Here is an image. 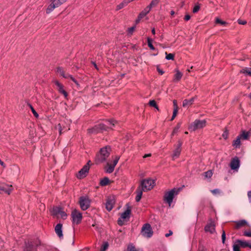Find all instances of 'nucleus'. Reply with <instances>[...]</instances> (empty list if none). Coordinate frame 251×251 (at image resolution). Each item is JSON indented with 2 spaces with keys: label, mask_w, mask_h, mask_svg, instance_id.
<instances>
[{
  "label": "nucleus",
  "mask_w": 251,
  "mask_h": 251,
  "mask_svg": "<svg viewBox=\"0 0 251 251\" xmlns=\"http://www.w3.org/2000/svg\"><path fill=\"white\" fill-rule=\"evenodd\" d=\"M227 133L226 132H224L223 134V136L224 138L226 139L227 138Z\"/></svg>",
  "instance_id": "774afa93"
},
{
  "label": "nucleus",
  "mask_w": 251,
  "mask_h": 251,
  "mask_svg": "<svg viewBox=\"0 0 251 251\" xmlns=\"http://www.w3.org/2000/svg\"><path fill=\"white\" fill-rule=\"evenodd\" d=\"M111 151V148L108 146L101 148L96 155V161L97 163H102L105 161L109 156Z\"/></svg>",
  "instance_id": "7ed1b4c3"
},
{
  "label": "nucleus",
  "mask_w": 251,
  "mask_h": 251,
  "mask_svg": "<svg viewBox=\"0 0 251 251\" xmlns=\"http://www.w3.org/2000/svg\"><path fill=\"white\" fill-rule=\"evenodd\" d=\"M215 224L213 222H211L207 224L205 226L204 230L205 232H208L211 234L215 232Z\"/></svg>",
  "instance_id": "2eb2a0df"
},
{
  "label": "nucleus",
  "mask_w": 251,
  "mask_h": 251,
  "mask_svg": "<svg viewBox=\"0 0 251 251\" xmlns=\"http://www.w3.org/2000/svg\"><path fill=\"white\" fill-rule=\"evenodd\" d=\"M128 2L124 1L117 6L116 10H119L127 5Z\"/></svg>",
  "instance_id": "473e14b6"
},
{
  "label": "nucleus",
  "mask_w": 251,
  "mask_h": 251,
  "mask_svg": "<svg viewBox=\"0 0 251 251\" xmlns=\"http://www.w3.org/2000/svg\"><path fill=\"white\" fill-rule=\"evenodd\" d=\"M248 197L249 201H251V191H250L248 192Z\"/></svg>",
  "instance_id": "052dcab7"
},
{
  "label": "nucleus",
  "mask_w": 251,
  "mask_h": 251,
  "mask_svg": "<svg viewBox=\"0 0 251 251\" xmlns=\"http://www.w3.org/2000/svg\"><path fill=\"white\" fill-rule=\"evenodd\" d=\"M190 16L189 15H186L185 17H184V19L185 21H188L190 19Z\"/></svg>",
  "instance_id": "680f3d73"
},
{
  "label": "nucleus",
  "mask_w": 251,
  "mask_h": 251,
  "mask_svg": "<svg viewBox=\"0 0 251 251\" xmlns=\"http://www.w3.org/2000/svg\"><path fill=\"white\" fill-rule=\"evenodd\" d=\"M29 107L31 109V111H32L33 114L34 115V116L35 117H38L39 116V115H38V113L36 112V111L35 110V109H34L33 106L30 104H29Z\"/></svg>",
  "instance_id": "37998d69"
},
{
  "label": "nucleus",
  "mask_w": 251,
  "mask_h": 251,
  "mask_svg": "<svg viewBox=\"0 0 251 251\" xmlns=\"http://www.w3.org/2000/svg\"><path fill=\"white\" fill-rule=\"evenodd\" d=\"M147 42H148V46L150 48V49L151 50H154L155 48L152 44V39H151L150 37H148L147 38Z\"/></svg>",
  "instance_id": "2f4dec72"
},
{
  "label": "nucleus",
  "mask_w": 251,
  "mask_h": 251,
  "mask_svg": "<svg viewBox=\"0 0 251 251\" xmlns=\"http://www.w3.org/2000/svg\"><path fill=\"white\" fill-rule=\"evenodd\" d=\"M178 131V130H177L176 128H175L172 133L171 135L174 136L175 134L177 133Z\"/></svg>",
  "instance_id": "4d7b16f0"
},
{
  "label": "nucleus",
  "mask_w": 251,
  "mask_h": 251,
  "mask_svg": "<svg viewBox=\"0 0 251 251\" xmlns=\"http://www.w3.org/2000/svg\"><path fill=\"white\" fill-rule=\"evenodd\" d=\"M166 54V59L167 60H173L174 57V55L172 53L168 54L167 52L165 53Z\"/></svg>",
  "instance_id": "a19ab883"
},
{
  "label": "nucleus",
  "mask_w": 251,
  "mask_h": 251,
  "mask_svg": "<svg viewBox=\"0 0 251 251\" xmlns=\"http://www.w3.org/2000/svg\"><path fill=\"white\" fill-rule=\"evenodd\" d=\"M236 241L237 243L239 244V245L240 246V248H245L247 247H249L250 249H251V243H250L246 241H243L241 240H237Z\"/></svg>",
  "instance_id": "aec40b11"
},
{
  "label": "nucleus",
  "mask_w": 251,
  "mask_h": 251,
  "mask_svg": "<svg viewBox=\"0 0 251 251\" xmlns=\"http://www.w3.org/2000/svg\"><path fill=\"white\" fill-rule=\"evenodd\" d=\"M241 137L240 136H237L236 139L233 141L232 146L235 148H239L241 144Z\"/></svg>",
  "instance_id": "b1692460"
},
{
  "label": "nucleus",
  "mask_w": 251,
  "mask_h": 251,
  "mask_svg": "<svg viewBox=\"0 0 251 251\" xmlns=\"http://www.w3.org/2000/svg\"><path fill=\"white\" fill-rule=\"evenodd\" d=\"M142 233L144 236L150 238L152 235V230L151 226L149 224H145L142 228Z\"/></svg>",
  "instance_id": "6e6552de"
},
{
  "label": "nucleus",
  "mask_w": 251,
  "mask_h": 251,
  "mask_svg": "<svg viewBox=\"0 0 251 251\" xmlns=\"http://www.w3.org/2000/svg\"><path fill=\"white\" fill-rule=\"evenodd\" d=\"M142 196V191L140 189H138L137 191V195L136 197V201L138 202L141 199Z\"/></svg>",
  "instance_id": "c756f323"
},
{
  "label": "nucleus",
  "mask_w": 251,
  "mask_h": 251,
  "mask_svg": "<svg viewBox=\"0 0 251 251\" xmlns=\"http://www.w3.org/2000/svg\"><path fill=\"white\" fill-rule=\"evenodd\" d=\"M172 234H173V231H172V230H170L169 231V233H166V234H165V236H166V237H168L169 236H170L172 235Z\"/></svg>",
  "instance_id": "13d9d810"
},
{
  "label": "nucleus",
  "mask_w": 251,
  "mask_h": 251,
  "mask_svg": "<svg viewBox=\"0 0 251 251\" xmlns=\"http://www.w3.org/2000/svg\"><path fill=\"white\" fill-rule=\"evenodd\" d=\"M241 137V139L247 140L249 138V132L245 131H243L242 133L238 135Z\"/></svg>",
  "instance_id": "bb28decb"
},
{
  "label": "nucleus",
  "mask_w": 251,
  "mask_h": 251,
  "mask_svg": "<svg viewBox=\"0 0 251 251\" xmlns=\"http://www.w3.org/2000/svg\"><path fill=\"white\" fill-rule=\"evenodd\" d=\"M67 214L63 211V210L61 211L60 213L59 214V216L57 217H61L62 219H66L67 217Z\"/></svg>",
  "instance_id": "79ce46f5"
},
{
  "label": "nucleus",
  "mask_w": 251,
  "mask_h": 251,
  "mask_svg": "<svg viewBox=\"0 0 251 251\" xmlns=\"http://www.w3.org/2000/svg\"><path fill=\"white\" fill-rule=\"evenodd\" d=\"M57 126H58V129H59V133L61 134V133H62V129H61V126L60 124H58Z\"/></svg>",
  "instance_id": "0e129e2a"
},
{
  "label": "nucleus",
  "mask_w": 251,
  "mask_h": 251,
  "mask_svg": "<svg viewBox=\"0 0 251 251\" xmlns=\"http://www.w3.org/2000/svg\"><path fill=\"white\" fill-rule=\"evenodd\" d=\"M151 153H148V154H145L144 156H143V157L144 158H147V157H150L151 156Z\"/></svg>",
  "instance_id": "69168bd1"
},
{
  "label": "nucleus",
  "mask_w": 251,
  "mask_h": 251,
  "mask_svg": "<svg viewBox=\"0 0 251 251\" xmlns=\"http://www.w3.org/2000/svg\"><path fill=\"white\" fill-rule=\"evenodd\" d=\"M151 11L150 8L147 6L141 13L139 14V16H140V18H143L146 15H147Z\"/></svg>",
  "instance_id": "393cba45"
},
{
  "label": "nucleus",
  "mask_w": 251,
  "mask_h": 251,
  "mask_svg": "<svg viewBox=\"0 0 251 251\" xmlns=\"http://www.w3.org/2000/svg\"><path fill=\"white\" fill-rule=\"evenodd\" d=\"M120 159L119 156H116L115 159L113 160V164H112L113 166L115 167V166L117 165V163L118 162V161Z\"/></svg>",
  "instance_id": "de8ad7c7"
},
{
  "label": "nucleus",
  "mask_w": 251,
  "mask_h": 251,
  "mask_svg": "<svg viewBox=\"0 0 251 251\" xmlns=\"http://www.w3.org/2000/svg\"><path fill=\"white\" fill-rule=\"evenodd\" d=\"M230 167L232 170H237L240 167V160L237 157H235L232 159Z\"/></svg>",
  "instance_id": "ddd939ff"
},
{
  "label": "nucleus",
  "mask_w": 251,
  "mask_h": 251,
  "mask_svg": "<svg viewBox=\"0 0 251 251\" xmlns=\"http://www.w3.org/2000/svg\"><path fill=\"white\" fill-rule=\"evenodd\" d=\"M238 23L240 25H244L246 24L247 22L246 21H244V20H238Z\"/></svg>",
  "instance_id": "5fc2aeb1"
},
{
  "label": "nucleus",
  "mask_w": 251,
  "mask_h": 251,
  "mask_svg": "<svg viewBox=\"0 0 251 251\" xmlns=\"http://www.w3.org/2000/svg\"><path fill=\"white\" fill-rule=\"evenodd\" d=\"M182 142L180 141L178 142L177 145L176 146L175 149L173 151V153L172 154V158L173 160H175L176 158H177L181 152V146H182Z\"/></svg>",
  "instance_id": "f8f14e48"
},
{
  "label": "nucleus",
  "mask_w": 251,
  "mask_h": 251,
  "mask_svg": "<svg viewBox=\"0 0 251 251\" xmlns=\"http://www.w3.org/2000/svg\"><path fill=\"white\" fill-rule=\"evenodd\" d=\"M157 71L161 75H162L164 73V71H163L162 70H161L159 68H157Z\"/></svg>",
  "instance_id": "e2e57ef3"
},
{
  "label": "nucleus",
  "mask_w": 251,
  "mask_h": 251,
  "mask_svg": "<svg viewBox=\"0 0 251 251\" xmlns=\"http://www.w3.org/2000/svg\"><path fill=\"white\" fill-rule=\"evenodd\" d=\"M109 244L107 242H104L100 249V251H105L108 247Z\"/></svg>",
  "instance_id": "c9c22d12"
},
{
  "label": "nucleus",
  "mask_w": 251,
  "mask_h": 251,
  "mask_svg": "<svg viewBox=\"0 0 251 251\" xmlns=\"http://www.w3.org/2000/svg\"><path fill=\"white\" fill-rule=\"evenodd\" d=\"M181 126V124L180 123H178L177 126L175 127L176 128L177 130H179Z\"/></svg>",
  "instance_id": "338daca9"
},
{
  "label": "nucleus",
  "mask_w": 251,
  "mask_h": 251,
  "mask_svg": "<svg viewBox=\"0 0 251 251\" xmlns=\"http://www.w3.org/2000/svg\"><path fill=\"white\" fill-rule=\"evenodd\" d=\"M200 7L199 5H197L194 6L193 12V13H196L200 10Z\"/></svg>",
  "instance_id": "603ef678"
},
{
  "label": "nucleus",
  "mask_w": 251,
  "mask_h": 251,
  "mask_svg": "<svg viewBox=\"0 0 251 251\" xmlns=\"http://www.w3.org/2000/svg\"><path fill=\"white\" fill-rule=\"evenodd\" d=\"M204 174L205 177L209 178L212 176L213 173L211 171H208L205 172Z\"/></svg>",
  "instance_id": "4c0bfd02"
},
{
  "label": "nucleus",
  "mask_w": 251,
  "mask_h": 251,
  "mask_svg": "<svg viewBox=\"0 0 251 251\" xmlns=\"http://www.w3.org/2000/svg\"><path fill=\"white\" fill-rule=\"evenodd\" d=\"M234 223L235 224L234 228L236 229H239L246 226H248V223L245 220L234 221Z\"/></svg>",
  "instance_id": "dca6fc26"
},
{
  "label": "nucleus",
  "mask_w": 251,
  "mask_h": 251,
  "mask_svg": "<svg viewBox=\"0 0 251 251\" xmlns=\"http://www.w3.org/2000/svg\"><path fill=\"white\" fill-rule=\"evenodd\" d=\"M115 204V200L113 198L108 199L106 202L105 207L106 209L110 211H111L113 207V205Z\"/></svg>",
  "instance_id": "a211bd4d"
},
{
  "label": "nucleus",
  "mask_w": 251,
  "mask_h": 251,
  "mask_svg": "<svg viewBox=\"0 0 251 251\" xmlns=\"http://www.w3.org/2000/svg\"><path fill=\"white\" fill-rule=\"evenodd\" d=\"M141 185L142 186V190L144 191H146L150 190L153 188L155 185V181L152 179L148 178L143 180L141 182Z\"/></svg>",
  "instance_id": "39448f33"
},
{
  "label": "nucleus",
  "mask_w": 251,
  "mask_h": 251,
  "mask_svg": "<svg viewBox=\"0 0 251 251\" xmlns=\"http://www.w3.org/2000/svg\"><path fill=\"white\" fill-rule=\"evenodd\" d=\"M130 209L129 208H128L124 212L121 214L120 217L119 218L118 220V224L119 225H123L124 222L126 221V220L128 219L129 218V215L130 214Z\"/></svg>",
  "instance_id": "1a4fd4ad"
},
{
  "label": "nucleus",
  "mask_w": 251,
  "mask_h": 251,
  "mask_svg": "<svg viewBox=\"0 0 251 251\" xmlns=\"http://www.w3.org/2000/svg\"><path fill=\"white\" fill-rule=\"evenodd\" d=\"M181 190L180 188H174L170 190L166 191L163 196L164 201L171 206L174 198L177 196Z\"/></svg>",
  "instance_id": "f03ea898"
},
{
  "label": "nucleus",
  "mask_w": 251,
  "mask_h": 251,
  "mask_svg": "<svg viewBox=\"0 0 251 251\" xmlns=\"http://www.w3.org/2000/svg\"><path fill=\"white\" fill-rule=\"evenodd\" d=\"M222 243L223 244L225 243L226 241V233L225 231H223L222 234Z\"/></svg>",
  "instance_id": "09e8293b"
},
{
  "label": "nucleus",
  "mask_w": 251,
  "mask_h": 251,
  "mask_svg": "<svg viewBox=\"0 0 251 251\" xmlns=\"http://www.w3.org/2000/svg\"><path fill=\"white\" fill-rule=\"evenodd\" d=\"M176 74L174 75V81L177 82L180 80L182 76V74L178 70L176 71Z\"/></svg>",
  "instance_id": "4be33fe9"
},
{
  "label": "nucleus",
  "mask_w": 251,
  "mask_h": 251,
  "mask_svg": "<svg viewBox=\"0 0 251 251\" xmlns=\"http://www.w3.org/2000/svg\"><path fill=\"white\" fill-rule=\"evenodd\" d=\"M57 73H58L60 75H61L62 76H63L65 74L64 71H63V69L61 67L57 68Z\"/></svg>",
  "instance_id": "ea45409f"
},
{
  "label": "nucleus",
  "mask_w": 251,
  "mask_h": 251,
  "mask_svg": "<svg viewBox=\"0 0 251 251\" xmlns=\"http://www.w3.org/2000/svg\"><path fill=\"white\" fill-rule=\"evenodd\" d=\"M195 98L193 97L190 100L185 99L183 101L182 106L183 107H187L191 105L195 100Z\"/></svg>",
  "instance_id": "412c9836"
},
{
  "label": "nucleus",
  "mask_w": 251,
  "mask_h": 251,
  "mask_svg": "<svg viewBox=\"0 0 251 251\" xmlns=\"http://www.w3.org/2000/svg\"><path fill=\"white\" fill-rule=\"evenodd\" d=\"M135 26H132L128 29V33L132 34L134 30H135Z\"/></svg>",
  "instance_id": "3c124183"
},
{
  "label": "nucleus",
  "mask_w": 251,
  "mask_h": 251,
  "mask_svg": "<svg viewBox=\"0 0 251 251\" xmlns=\"http://www.w3.org/2000/svg\"><path fill=\"white\" fill-rule=\"evenodd\" d=\"M117 123V121L113 119L105 121L104 123H100L95 126L92 128H89L88 132L92 134H97L103 131H106L109 128L112 129Z\"/></svg>",
  "instance_id": "f257e3e1"
},
{
  "label": "nucleus",
  "mask_w": 251,
  "mask_h": 251,
  "mask_svg": "<svg viewBox=\"0 0 251 251\" xmlns=\"http://www.w3.org/2000/svg\"><path fill=\"white\" fill-rule=\"evenodd\" d=\"M173 104H174V109H175L176 108V109L178 110V107L177 105V101L176 100H174Z\"/></svg>",
  "instance_id": "6e6d98bb"
},
{
  "label": "nucleus",
  "mask_w": 251,
  "mask_h": 251,
  "mask_svg": "<svg viewBox=\"0 0 251 251\" xmlns=\"http://www.w3.org/2000/svg\"><path fill=\"white\" fill-rule=\"evenodd\" d=\"M89 161L86 165H85L83 168L78 172L77 175V177L81 179L85 177L88 173L90 168Z\"/></svg>",
  "instance_id": "9d476101"
},
{
  "label": "nucleus",
  "mask_w": 251,
  "mask_h": 251,
  "mask_svg": "<svg viewBox=\"0 0 251 251\" xmlns=\"http://www.w3.org/2000/svg\"><path fill=\"white\" fill-rule=\"evenodd\" d=\"M206 121L205 120H196L189 127V129L191 131H195L199 129H201L206 126Z\"/></svg>",
  "instance_id": "20e7f679"
},
{
  "label": "nucleus",
  "mask_w": 251,
  "mask_h": 251,
  "mask_svg": "<svg viewBox=\"0 0 251 251\" xmlns=\"http://www.w3.org/2000/svg\"><path fill=\"white\" fill-rule=\"evenodd\" d=\"M57 73H58L60 75H61L62 76H63L65 74L64 71H63V69L61 67L57 68Z\"/></svg>",
  "instance_id": "58836bf2"
},
{
  "label": "nucleus",
  "mask_w": 251,
  "mask_h": 251,
  "mask_svg": "<svg viewBox=\"0 0 251 251\" xmlns=\"http://www.w3.org/2000/svg\"><path fill=\"white\" fill-rule=\"evenodd\" d=\"M212 194L216 195L220 193V190L218 189H215L211 191Z\"/></svg>",
  "instance_id": "864d4df0"
},
{
  "label": "nucleus",
  "mask_w": 251,
  "mask_h": 251,
  "mask_svg": "<svg viewBox=\"0 0 251 251\" xmlns=\"http://www.w3.org/2000/svg\"><path fill=\"white\" fill-rule=\"evenodd\" d=\"M109 182V179H108V178L105 177L100 180V184L101 186H106L108 184Z\"/></svg>",
  "instance_id": "7c9ffc66"
},
{
  "label": "nucleus",
  "mask_w": 251,
  "mask_h": 251,
  "mask_svg": "<svg viewBox=\"0 0 251 251\" xmlns=\"http://www.w3.org/2000/svg\"><path fill=\"white\" fill-rule=\"evenodd\" d=\"M240 247L239 245V244L238 243H237V241H236L233 245V251H240Z\"/></svg>",
  "instance_id": "f704fd0d"
},
{
  "label": "nucleus",
  "mask_w": 251,
  "mask_h": 251,
  "mask_svg": "<svg viewBox=\"0 0 251 251\" xmlns=\"http://www.w3.org/2000/svg\"><path fill=\"white\" fill-rule=\"evenodd\" d=\"M72 218L73 222L76 224H79L82 220V214L78 210L75 209L72 212Z\"/></svg>",
  "instance_id": "9b49d317"
},
{
  "label": "nucleus",
  "mask_w": 251,
  "mask_h": 251,
  "mask_svg": "<svg viewBox=\"0 0 251 251\" xmlns=\"http://www.w3.org/2000/svg\"><path fill=\"white\" fill-rule=\"evenodd\" d=\"M159 0H152L151 3L148 5L147 6L149 8H150V9L151 10V9L153 7H155L156 6H157V5L159 3Z\"/></svg>",
  "instance_id": "c85d7f7f"
},
{
  "label": "nucleus",
  "mask_w": 251,
  "mask_h": 251,
  "mask_svg": "<svg viewBox=\"0 0 251 251\" xmlns=\"http://www.w3.org/2000/svg\"><path fill=\"white\" fill-rule=\"evenodd\" d=\"M149 105L151 106H152V107H154V108H155L156 109H157V110H158V107L156 103V102L154 100H150L149 101Z\"/></svg>",
  "instance_id": "e433bc0d"
},
{
  "label": "nucleus",
  "mask_w": 251,
  "mask_h": 251,
  "mask_svg": "<svg viewBox=\"0 0 251 251\" xmlns=\"http://www.w3.org/2000/svg\"><path fill=\"white\" fill-rule=\"evenodd\" d=\"M62 210V209L61 207H55L52 209V214L57 217L58 216H59V214L60 213Z\"/></svg>",
  "instance_id": "5701e85b"
},
{
  "label": "nucleus",
  "mask_w": 251,
  "mask_h": 251,
  "mask_svg": "<svg viewBox=\"0 0 251 251\" xmlns=\"http://www.w3.org/2000/svg\"><path fill=\"white\" fill-rule=\"evenodd\" d=\"M55 231L59 238L63 237L62 225L61 224H57L55 227Z\"/></svg>",
  "instance_id": "6ab92c4d"
},
{
  "label": "nucleus",
  "mask_w": 251,
  "mask_h": 251,
  "mask_svg": "<svg viewBox=\"0 0 251 251\" xmlns=\"http://www.w3.org/2000/svg\"><path fill=\"white\" fill-rule=\"evenodd\" d=\"M64 78H70V79H71L75 83H76V84H78L76 80L73 77L72 75L68 74H65V75H64V76H63Z\"/></svg>",
  "instance_id": "72a5a7b5"
},
{
  "label": "nucleus",
  "mask_w": 251,
  "mask_h": 251,
  "mask_svg": "<svg viewBox=\"0 0 251 251\" xmlns=\"http://www.w3.org/2000/svg\"><path fill=\"white\" fill-rule=\"evenodd\" d=\"M127 251H137V250L132 245H130L127 247Z\"/></svg>",
  "instance_id": "49530a36"
},
{
  "label": "nucleus",
  "mask_w": 251,
  "mask_h": 251,
  "mask_svg": "<svg viewBox=\"0 0 251 251\" xmlns=\"http://www.w3.org/2000/svg\"><path fill=\"white\" fill-rule=\"evenodd\" d=\"M241 73L251 76V68H245L241 70Z\"/></svg>",
  "instance_id": "cd10ccee"
},
{
  "label": "nucleus",
  "mask_w": 251,
  "mask_h": 251,
  "mask_svg": "<svg viewBox=\"0 0 251 251\" xmlns=\"http://www.w3.org/2000/svg\"><path fill=\"white\" fill-rule=\"evenodd\" d=\"M215 22H216V23L217 24H221L222 25H225L226 24V22L221 20L219 18H216Z\"/></svg>",
  "instance_id": "c03bdc74"
},
{
  "label": "nucleus",
  "mask_w": 251,
  "mask_h": 251,
  "mask_svg": "<svg viewBox=\"0 0 251 251\" xmlns=\"http://www.w3.org/2000/svg\"><path fill=\"white\" fill-rule=\"evenodd\" d=\"M12 190V185L9 186L5 184H0V193H5L10 194Z\"/></svg>",
  "instance_id": "4468645a"
},
{
  "label": "nucleus",
  "mask_w": 251,
  "mask_h": 251,
  "mask_svg": "<svg viewBox=\"0 0 251 251\" xmlns=\"http://www.w3.org/2000/svg\"><path fill=\"white\" fill-rule=\"evenodd\" d=\"M67 0H50V4L48 6L46 13L47 14L50 13L55 8H57L64 3Z\"/></svg>",
  "instance_id": "423d86ee"
},
{
  "label": "nucleus",
  "mask_w": 251,
  "mask_h": 251,
  "mask_svg": "<svg viewBox=\"0 0 251 251\" xmlns=\"http://www.w3.org/2000/svg\"><path fill=\"white\" fill-rule=\"evenodd\" d=\"M79 204L81 209L85 210L90 206V200L87 197H81L79 200Z\"/></svg>",
  "instance_id": "0eeeda50"
},
{
  "label": "nucleus",
  "mask_w": 251,
  "mask_h": 251,
  "mask_svg": "<svg viewBox=\"0 0 251 251\" xmlns=\"http://www.w3.org/2000/svg\"><path fill=\"white\" fill-rule=\"evenodd\" d=\"M177 112H178V110L176 109V108L175 109H174L173 115H172L171 119V121H173L175 118V117H176V114L177 113Z\"/></svg>",
  "instance_id": "a18cd8bd"
},
{
  "label": "nucleus",
  "mask_w": 251,
  "mask_h": 251,
  "mask_svg": "<svg viewBox=\"0 0 251 251\" xmlns=\"http://www.w3.org/2000/svg\"><path fill=\"white\" fill-rule=\"evenodd\" d=\"M115 167L112 164L107 163V166L105 167V171L107 173H111L113 172Z\"/></svg>",
  "instance_id": "a878e982"
},
{
  "label": "nucleus",
  "mask_w": 251,
  "mask_h": 251,
  "mask_svg": "<svg viewBox=\"0 0 251 251\" xmlns=\"http://www.w3.org/2000/svg\"><path fill=\"white\" fill-rule=\"evenodd\" d=\"M243 235L247 237H251V231H245L243 233Z\"/></svg>",
  "instance_id": "8fccbe9b"
},
{
  "label": "nucleus",
  "mask_w": 251,
  "mask_h": 251,
  "mask_svg": "<svg viewBox=\"0 0 251 251\" xmlns=\"http://www.w3.org/2000/svg\"><path fill=\"white\" fill-rule=\"evenodd\" d=\"M142 18H140V16L138 15L137 19L135 21L136 24H138Z\"/></svg>",
  "instance_id": "bf43d9fd"
},
{
  "label": "nucleus",
  "mask_w": 251,
  "mask_h": 251,
  "mask_svg": "<svg viewBox=\"0 0 251 251\" xmlns=\"http://www.w3.org/2000/svg\"><path fill=\"white\" fill-rule=\"evenodd\" d=\"M54 83L55 85L57 87L58 91L60 93L62 94L65 97H67L68 94L64 90L63 85L59 83V81L57 80L54 81Z\"/></svg>",
  "instance_id": "f3484780"
}]
</instances>
